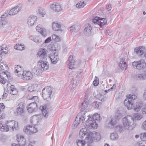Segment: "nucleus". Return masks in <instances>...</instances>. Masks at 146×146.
I'll use <instances>...</instances> for the list:
<instances>
[{
	"label": "nucleus",
	"instance_id": "obj_1",
	"mask_svg": "<svg viewBox=\"0 0 146 146\" xmlns=\"http://www.w3.org/2000/svg\"><path fill=\"white\" fill-rule=\"evenodd\" d=\"M22 5L18 4L14 8L10 10L6 11L5 14L2 15L0 17V29L3 32H7L11 29V25L10 23H8L6 19L8 15H13L17 13L21 9Z\"/></svg>",
	"mask_w": 146,
	"mask_h": 146
},
{
	"label": "nucleus",
	"instance_id": "obj_2",
	"mask_svg": "<svg viewBox=\"0 0 146 146\" xmlns=\"http://www.w3.org/2000/svg\"><path fill=\"white\" fill-rule=\"evenodd\" d=\"M92 115L88 114L87 112L79 113L76 117V120L80 119L82 122H84L85 121L86 125L88 126V129H96L97 128L98 124L96 123L94 121H91L92 119Z\"/></svg>",
	"mask_w": 146,
	"mask_h": 146
},
{
	"label": "nucleus",
	"instance_id": "obj_3",
	"mask_svg": "<svg viewBox=\"0 0 146 146\" xmlns=\"http://www.w3.org/2000/svg\"><path fill=\"white\" fill-rule=\"evenodd\" d=\"M38 68L36 70L37 72H41L44 70H47L49 67L48 62L47 61L46 58L45 59H40L37 63Z\"/></svg>",
	"mask_w": 146,
	"mask_h": 146
},
{
	"label": "nucleus",
	"instance_id": "obj_4",
	"mask_svg": "<svg viewBox=\"0 0 146 146\" xmlns=\"http://www.w3.org/2000/svg\"><path fill=\"white\" fill-rule=\"evenodd\" d=\"M88 136L86 139L87 143H91L94 140L99 141L101 138V136L100 133L96 132H90L88 134Z\"/></svg>",
	"mask_w": 146,
	"mask_h": 146
},
{
	"label": "nucleus",
	"instance_id": "obj_5",
	"mask_svg": "<svg viewBox=\"0 0 146 146\" xmlns=\"http://www.w3.org/2000/svg\"><path fill=\"white\" fill-rule=\"evenodd\" d=\"M52 93V89L50 86L44 88L42 91V97L44 100L49 101L51 99V95Z\"/></svg>",
	"mask_w": 146,
	"mask_h": 146
},
{
	"label": "nucleus",
	"instance_id": "obj_6",
	"mask_svg": "<svg viewBox=\"0 0 146 146\" xmlns=\"http://www.w3.org/2000/svg\"><path fill=\"white\" fill-rule=\"evenodd\" d=\"M48 56L52 63L53 64H56L58 60V52L56 50H51Z\"/></svg>",
	"mask_w": 146,
	"mask_h": 146
},
{
	"label": "nucleus",
	"instance_id": "obj_7",
	"mask_svg": "<svg viewBox=\"0 0 146 146\" xmlns=\"http://www.w3.org/2000/svg\"><path fill=\"white\" fill-rule=\"evenodd\" d=\"M132 117L127 115L123 118L122 122L123 126L126 128L128 129L132 123Z\"/></svg>",
	"mask_w": 146,
	"mask_h": 146
},
{
	"label": "nucleus",
	"instance_id": "obj_8",
	"mask_svg": "<svg viewBox=\"0 0 146 146\" xmlns=\"http://www.w3.org/2000/svg\"><path fill=\"white\" fill-rule=\"evenodd\" d=\"M132 65L134 68L139 70L144 68L146 67V63L143 60L135 61L132 63Z\"/></svg>",
	"mask_w": 146,
	"mask_h": 146
},
{
	"label": "nucleus",
	"instance_id": "obj_9",
	"mask_svg": "<svg viewBox=\"0 0 146 146\" xmlns=\"http://www.w3.org/2000/svg\"><path fill=\"white\" fill-rule=\"evenodd\" d=\"M91 129H88V126H86L85 128H82L80 129L79 131V136L81 139H83L84 137L86 136L84 140L85 141L87 142L86 139H87V137L88 136V134L90 132L88 130Z\"/></svg>",
	"mask_w": 146,
	"mask_h": 146
},
{
	"label": "nucleus",
	"instance_id": "obj_10",
	"mask_svg": "<svg viewBox=\"0 0 146 146\" xmlns=\"http://www.w3.org/2000/svg\"><path fill=\"white\" fill-rule=\"evenodd\" d=\"M7 126H8L9 130L14 131L18 129V123L15 121H7Z\"/></svg>",
	"mask_w": 146,
	"mask_h": 146
},
{
	"label": "nucleus",
	"instance_id": "obj_11",
	"mask_svg": "<svg viewBox=\"0 0 146 146\" xmlns=\"http://www.w3.org/2000/svg\"><path fill=\"white\" fill-rule=\"evenodd\" d=\"M7 77L8 79H10L11 75L9 72H7L0 70V82L3 84H5L7 81L5 77Z\"/></svg>",
	"mask_w": 146,
	"mask_h": 146
},
{
	"label": "nucleus",
	"instance_id": "obj_12",
	"mask_svg": "<svg viewBox=\"0 0 146 146\" xmlns=\"http://www.w3.org/2000/svg\"><path fill=\"white\" fill-rule=\"evenodd\" d=\"M93 23L98 25L101 27L103 26L107 23V20L105 19L101 18L99 17H95L92 20Z\"/></svg>",
	"mask_w": 146,
	"mask_h": 146
},
{
	"label": "nucleus",
	"instance_id": "obj_13",
	"mask_svg": "<svg viewBox=\"0 0 146 146\" xmlns=\"http://www.w3.org/2000/svg\"><path fill=\"white\" fill-rule=\"evenodd\" d=\"M24 131L25 133L29 134H31L36 133L37 131V128L35 127L30 125L26 126L24 128Z\"/></svg>",
	"mask_w": 146,
	"mask_h": 146
},
{
	"label": "nucleus",
	"instance_id": "obj_14",
	"mask_svg": "<svg viewBox=\"0 0 146 146\" xmlns=\"http://www.w3.org/2000/svg\"><path fill=\"white\" fill-rule=\"evenodd\" d=\"M47 50L44 48H40L37 54V56L40 58V59H45L47 54Z\"/></svg>",
	"mask_w": 146,
	"mask_h": 146
},
{
	"label": "nucleus",
	"instance_id": "obj_15",
	"mask_svg": "<svg viewBox=\"0 0 146 146\" xmlns=\"http://www.w3.org/2000/svg\"><path fill=\"white\" fill-rule=\"evenodd\" d=\"M25 105L23 102H21L17 106L16 113L18 115H21L24 112Z\"/></svg>",
	"mask_w": 146,
	"mask_h": 146
},
{
	"label": "nucleus",
	"instance_id": "obj_16",
	"mask_svg": "<svg viewBox=\"0 0 146 146\" xmlns=\"http://www.w3.org/2000/svg\"><path fill=\"white\" fill-rule=\"evenodd\" d=\"M22 74V78L24 80H29L32 78L33 74L31 72L25 71Z\"/></svg>",
	"mask_w": 146,
	"mask_h": 146
},
{
	"label": "nucleus",
	"instance_id": "obj_17",
	"mask_svg": "<svg viewBox=\"0 0 146 146\" xmlns=\"http://www.w3.org/2000/svg\"><path fill=\"white\" fill-rule=\"evenodd\" d=\"M67 62L68 67L70 69H72L74 68L75 61L74 59L72 56L70 55V56L68 58Z\"/></svg>",
	"mask_w": 146,
	"mask_h": 146
},
{
	"label": "nucleus",
	"instance_id": "obj_18",
	"mask_svg": "<svg viewBox=\"0 0 146 146\" xmlns=\"http://www.w3.org/2000/svg\"><path fill=\"white\" fill-rule=\"evenodd\" d=\"M17 140L21 146H23L26 145V140L23 135L20 134H17Z\"/></svg>",
	"mask_w": 146,
	"mask_h": 146
},
{
	"label": "nucleus",
	"instance_id": "obj_19",
	"mask_svg": "<svg viewBox=\"0 0 146 146\" xmlns=\"http://www.w3.org/2000/svg\"><path fill=\"white\" fill-rule=\"evenodd\" d=\"M37 17L35 16H31L28 18L27 23L29 26H32L37 22Z\"/></svg>",
	"mask_w": 146,
	"mask_h": 146
},
{
	"label": "nucleus",
	"instance_id": "obj_20",
	"mask_svg": "<svg viewBox=\"0 0 146 146\" xmlns=\"http://www.w3.org/2000/svg\"><path fill=\"white\" fill-rule=\"evenodd\" d=\"M115 120L113 119H109L106 121V126L110 128H113L116 124Z\"/></svg>",
	"mask_w": 146,
	"mask_h": 146
},
{
	"label": "nucleus",
	"instance_id": "obj_21",
	"mask_svg": "<svg viewBox=\"0 0 146 146\" xmlns=\"http://www.w3.org/2000/svg\"><path fill=\"white\" fill-rule=\"evenodd\" d=\"M133 104V101L127 98L125 99L124 102V104L128 109L129 110L131 109Z\"/></svg>",
	"mask_w": 146,
	"mask_h": 146
},
{
	"label": "nucleus",
	"instance_id": "obj_22",
	"mask_svg": "<svg viewBox=\"0 0 146 146\" xmlns=\"http://www.w3.org/2000/svg\"><path fill=\"white\" fill-rule=\"evenodd\" d=\"M50 8L53 10L59 12L62 10L61 5L58 3H54L50 5Z\"/></svg>",
	"mask_w": 146,
	"mask_h": 146
},
{
	"label": "nucleus",
	"instance_id": "obj_23",
	"mask_svg": "<svg viewBox=\"0 0 146 146\" xmlns=\"http://www.w3.org/2000/svg\"><path fill=\"white\" fill-rule=\"evenodd\" d=\"M36 30L40 33L42 36H45L46 35L45 29L41 25H38L36 27Z\"/></svg>",
	"mask_w": 146,
	"mask_h": 146
},
{
	"label": "nucleus",
	"instance_id": "obj_24",
	"mask_svg": "<svg viewBox=\"0 0 146 146\" xmlns=\"http://www.w3.org/2000/svg\"><path fill=\"white\" fill-rule=\"evenodd\" d=\"M40 120L38 115H34L31 118L30 122L34 125H37Z\"/></svg>",
	"mask_w": 146,
	"mask_h": 146
},
{
	"label": "nucleus",
	"instance_id": "obj_25",
	"mask_svg": "<svg viewBox=\"0 0 146 146\" xmlns=\"http://www.w3.org/2000/svg\"><path fill=\"white\" fill-rule=\"evenodd\" d=\"M145 50L144 47L140 46L139 48H136L134 51L138 55L141 56L145 53Z\"/></svg>",
	"mask_w": 146,
	"mask_h": 146
},
{
	"label": "nucleus",
	"instance_id": "obj_26",
	"mask_svg": "<svg viewBox=\"0 0 146 146\" xmlns=\"http://www.w3.org/2000/svg\"><path fill=\"white\" fill-rule=\"evenodd\" d=\"M125 58H122L121 59L120 61L119 64L120 68L123 70H126L127 68V64L125 60Z\"/></svg>",
	"mask_w": 146,
	"mask_h": 146
},
{
	"label": "nucleus",
	"instance_id": "obj_27",
	"mask_svg": "<svg viewBox=\"0 0 146 146\" xmlns=\"http://www.w3.org/2000/svg\"><path fill=\"white\" fill-rule=\"evenodd\" d=\"M61 25L60 23L56 22H53L52 24V29L56 31H61Z\"/></svg>",
	"mask_w": 146,
	"mask_h": 146
},
{
	"label": "nucleus",
	"instance_id": "obj_28",
	"mask_svg": "<svg viewBox=\"0 0 146 146\" xmlns=\"http://www.w3.org/2000/svg\"><path fill=\"white\" fill-rule=\"evenodd\" d=\"M29 39L32 40L34 41L37 44L40 43L42 40L41 38L38 36H36L35 35H32L29 37Z\"/></svg>",
	"mask_w": 146,
	"mask_h": 146
},
{
	"label": "nucleus",
	"instance_id": "obj_29",
	"mask_svg": "<svg viewBox=\"0 0 146 146\" xmlns=\"http://www.w3.org/2000/svg\"><path fill=\"white\" fill-rule=\"evenodd\" d=\"M143 104L141 102H137L133 107L134 110L136 111H139L143 107Z\"/></svg>",
	"mask_w": 146,
	"mask_h": 146
},
{
	"label": "nucleus",
	"instance_id": "obj_30",
	"mask_svg": "<svg viewBox=\"0 0 146 146\" xmlns=\"http://www.w3.org/2000/svg\"><path fill=\"white\" fill-rule=\"evenodd\" d=\"M37 107V105L34 103H30L28 106L27 110L30 113L34 111Z\"/></svg>",
	"mask_w": 146,
	"mask_h": 146
},
{
	"label": "nucleus",
	"instance_id": "obj_31",
	"mask_svg": "<svg viewBox=\"0 0 146 146\" xmlns=\"http://www.w3.org/2000/svg\"><path fill=\"white\" fill-rule=\"evenodd\" d=\"M15 72L16 74L18 76H20L23 73V71L21 69V67L18 65L15 66Z\"/></svg>",
	"mask_w": 146,
	"mask_h": 146
},
{
	"label": "nucleus",
	"instance_id": "obj_32",
	"mask_svg": "<svg viewBox=\"0 0 146 146\" xmlns=\"http://www.w3.org/2000/svg\"><path fill=\"white\" fill-rule=\"evenodd\" d=\"M92 29L91 25L90 24H88L85 26V28L84 30V33L85 34L89 35Z\"/></svg>",
	"mask_w": 146,
	"mask_h": 146
},
{
	"label": "nucleus",
	"instance_id": "obj_33",
	"mask_svg": "<svg viewBox=\"0 0 146 146\" xmlns=\"http://www.w3.org/2000/svg\"><path fill=\"white\" fill-rule=\"evenodd\" d=\"M8 129L7 123L5 124H2L0 121V131L5 132H7L9 131Z\"/></svg>",
	"mask_w": 146,
	"mask_h": 146
},
{
	"label": "nucleus",
	"instance_id": "obj_34",
	"mask_svg": "<svg viewBox=\"0 0 146 146\" xmlns=\"http://www.w3.org/2000/svg\"><path fill=\"white\" fill-rule=\"evenodd\" d=\"M133 121L141 119L143 118V115L139 113H135L132 117Z\"/></svg>",
	"mask_w": 146,
	"mask_h": 146
},
{
	"label": "nucleus",
	"instance_id": "obj_35",
	"mask_svg": "<svg viewBox=\"0 0 146 146\" xmlns=\"http://www.w3.org/2000/svg\"><path fill=\"white\" fill-rule=\"evenodd\" d=\"M82 106L81 110V111H83L88 106V100L87 98L85 99V100L82 103Z\"/></svg>",
	"mask_w": 146,
	"mask_h": 146
},
{
	"label": "nucleus",
	"instance_id": "obj_36",
	"mask_svg": "<svg viewBox=\"0 0 146 146\" xmlns=\"http://www.w3.org/2000/svg\"><path fill=\"white\" fill-rule=\"evenodd\" d=\"M91 118H92V119H91V121H94L97 124L96 121H100V117L99 114L98 113H95L92 116Z\"/></svg>",
	"mask_w": 146,
	"mask_h": 146
},
{
	"label": "nucleus",
	"instance_id": "obj_37",
	"mask_svg": "<svg viewBox=\"0 0 146 146\" xmlns=\"http://www.w3.org/2000/svg\"><path fill=\"white\" fill-rule=\"evenodd\" d=\"M40 109L43 115L45 117H47L48 116V114L46 107L45 106H40Z\"/></svg>",
	"mask_w": 146,
	"mask_h": 146
},
{
	"label": "nucleus",
	"instance_id": "obj_38",
	"mask_svg": "<svg viewBox=\"0 0 146 146\" xmlns=\"http://www.w3.org/2000/svg\"><path fill=\"white\" fill-rule=\"evenodd\" d=\"M27 99L29 100H32L36 104L39 102L38 97L37 96H33L31 95H28L27 97Z\"/></svg>",
	"mask_w": 146,
	"mask_h": 146
},
{
	"label": "nucleus",
	"instance_id": "obj_39",
	"mask_svg": "<svg viewBox=\"0 0 146 146\" xmlns=\"http://www.w3.org/2000/svg\"><path fill=\"white\" fill-rule=\"evenodd\" d=\"M0 68L3 70H7L8 69V66L5 62H3V61L0 62Z\"/></svg>",
	"mask_w": 146,
	"mask_h": 146
},
{
	"label": "nucleus",
	"instance_id": "obj_40",
	"mask_svg": "<svg viewBox=\"0 0 146 146\" xmlns=\"http://www.w3.org/2000/svg\"><path fill=\"white\" fill-rule=\"evenodd\" d=\"M110 139L112 140H115L118 138L117 134L116 133H111L110 135Z\"/></svg>",
	"mask_w": 146,
	"mask_h": 146
},
{
	"label": "nucleus",
	"instance_id": "obj_41",
	"mask_svg": "<svg viewBox=\"0 0 146 146\" xmlns=\"http://www.w3.org/2000/svg\"><path fill=\"white\" fill-rule=\"evenodd\" d=\"M38 13L40 14L42 17H44V15L45 14L46 12L44 9L41 7H38Z\"/></svg>",
	"mask_w": 146,
	"mask_h": 146
},
{
	"label": "nucleus",
	"instance_id": "obj_42",
	"mask_svg": "<svg viewBox=\"0 0 146 146\" xmlns=\"http://www.w3.org/2000/svg\"><path fill=\"white\" fill-rule=\"evenodd\" d=\"M136 77L138 80H143L146 79V75L144 74H138Z\"/></svg>",
	"mask_w": 146,
	"mask_h": 146
},
{
	"label": "nucleus",
	"instance_id": "obj_43",
	"mask_svg": "<svg viewBox=\"0 0 146 146\" xmlns=\"http://www.w3.org/2000/svg\"><path fill=\"white\" fill-rule=\"evenodd\" d=\"M15 49L18 50H22L24 49V46L20 44H18L14 46Z\"/></svg>",
	"mask_w": 146,
	"mask_h": 146
},
{
	"label": "nucleus",
	"instance_id": "obj_44",
	"mask_svg": "<svg viewBox=\"0 0 146 146\" xmlns=\"http://www.w3.org/2000/svg\"><path fill=\"white\" fill-rule=\"evenodd\" d=\"M79 27L77 25H74L70 28V31L72 32H77L78 31Z\"/></svg>",
	"mask_w": 146,
	"mask_h": 146
},
{
	"label": "nucleus",
	"instance_id": "obj_45",
	"mask_svg": "<svg viewBox=\"0 0 146 146\" xmlns=\"http://www.w3.org/2000/svg\"><path fill=\"white\" fill-rule=\"evenodd\" d=\"M77 145L78 146H84L86 142L83 140H77L76 141Z\"/></svg>",
	"mask_w": 146,
	"mask_h": 146
},
{
	"label": "nucleus",
	"instance_id": "obj_46",
	"mask_svg": "<svg viewBox=\"0 0 146 146\" xmlns=\"http://www.w3.org/2000/svg\"><path fill=\"white\" fill-rule=\"evenodd\" d=\"M80 119L76 120L75 119V121L74 122L73 124L72 125V127L73 129H75L77 127L78 125L79 124L80 121H81Z\"/></svg>",
	"mask_w": 146,
	"mask_h": 146
},
{
	"label": "nucleus",
	"instance_id": "obj_47",
	"mask_svg": "<svg viewBox=\"0 0 146 146\" xmlns=\"http://www.w3.org/2000/svg\"><path fill=\"white\" fill-rule=\"evenodd\" d=\"M85 5L84 1H80L79 3L76 4V6L77 7L81 8L84 7Z\"/></svg>",
	"mask_w": 146,
	"mask_h": 146
},
{
	"label": "nucleus",
	"instance_id": "obj_48",
	"mask_svg": "<svg viewBox=\"0 0 146 146\" xmlns=\"http://www.w3.org/2000/svg\"><path fill=\"white\" fill-rule=\"evenodd\" d=\"M53 40L57 42H58L60 40V37L55 34L53 35L52 36Z\"/></svg>",
	"mask_w": 146,
	"mask_h": 146
},
{
	"label": "nucleus",
	"instance_id": "obj_49",
	"mask_svg": "<svg viewBox=\"0 0 146 146\" xmlns=\"http://www.w3.org/2000/svg\"><path fill=\"white\" fill-rule=\"evenodd\" d=\"M93 104L95 108L98 109L101 108V103L100 102H94Z\"/></svg>",
	"mask_w": 146,
	"mask_h": 146
},
{
	"label": "nucleus",
	"instance_id": "obj_50",
	"mask_svg": "<svg viewBox=\"0 0 146 146\" xmlns=\"http://www.w3.org/2000/svg\"><path fill=\"white\" fill-rule=\"evenodd\" d=\"M99 79L96 76L93 82V84L94 86H96L98 85L99 84Z\"/></svg>",
	"mask_w": 146,
	"mask_h": 146
},
{
	"label": "nucleus",
	"instance_id": "obj_51",
	"mask_svg": "<svg viewBox=\"0 0 146 146\" xmlns=\"http://www.w3.org/2000/svg\"><path fill=\"white\" fill-rule=\"evenodd\" d=\"M0 54H1L2 52L5 53H7V50L6 48H5L3 46L0 47Z\"/></svg>",
	"mask_w": 146,
	"mask_h": 146
},
{
	"label": "nucleus",
	"instance_id": "obj_52",
	"mask_svg": "<svg viewBox=\"0 0 146 146\" xmlns=\"http://www.w3.org/2000/svg\"><path fill=\"white\" fill-rule=\"evenodd\" d=\"M140 137L143 141H146V132L141 133L140 135Z\"/></svg>",
	"mask_w": 146,
	"mask_h": 146
},
{
	"label": "nucleus",
	"instance_id": "obj_53",
	"mask_svg": "<svg viewBox=\"0 0 146 146\" xmlns=\"http://www.w3.org/2000/svg\"><path fill=\"white\" fill-rule=\"evenodd\" d=\"M36 86V85H32L28 88V90L29 91L32 92L34 90L35 87Z\"/></svg>",
	"mask_w": 146,
	"mask_h": 146
},
{
	"label": "nucleus",
	"instance_id": "obj_54",
	"mask_svg": "<svg viewBox=\"0 0 146 146\" xmlns=\"http://www.w3.org/2000/svg\"><path fill=\"white\" fill-rule=\"evenodd\" d=\"M129 99L133 100L136 99L137 98V96L134 95H129L127 98Z\"/></svg>",
	"mask_w": 146,
	"mask_h": 146
},
{
	"label": "nucleus",
	"instance_id": "obj_55",
	"mask_svg": "<svg viewBox=\"0 0 146 146\" xmlns=\"http://www.w3.org/2000/svg\"><path fill=\"white\" fill-rule=\"evenodd\" d=\"M141 128L143 129L146 131V120L142 123Z\"/></svg>",
	"mask_w": 146,
	"mask_h": 146
},
{
	"label": "nucleus",
	"instance_id": "obj_56",
	"mask_svg": "<svg viewBox=\"0 0 146 146\" xmlns=\"http://www.w3.org/2000/svg\"><path fill=\"white\" fill-rule=\"evenodd\" d=\"M10 93L13 95H15L17 94V91L16 89H15L12 90H11Z\"/></svg>",
	"mask_w": 146,
	"mask_h": 146
},
{
	"label": "nucleus",
	"instance_id": "obj_57",
	"mask_svg": "<svg viewBox=\"0 0 146 146\" xmlns=\"http://www.w3.org/2000/svg\"><path fill=\"white\" fill-rule=\"evenodd\" d=\"M113 33V32L111 30H108L106 31V34L108 35L111 36L112 35Z\"/></svg>",
	"mask_w": 146,
	"mask_h": 146
},
{
	"label": "nucleus",
	"instance_id": "obj_58",
	"mask_svg": "<svg viewBox=\"0 0 146 146\" xmlns=\"http://www.w3.org/2000/svg\"><path fill=\"white\" fill-rule=\"evenodd\" d=\"M106 7L107 10L108 11H110L111 9V4H109L108 6H106Z\"/></svg>",
	"mask_w": 146,
	"mask_h": 146
},
{
	"label": "nucleus",
	"instance_id": "obj_59",
	"mask_svg": "<svg viewBox=\"0 0 146 146\" xmlns=\"http://www.w3.org/2000/svg\"><path fill=\"white\" fill-rule=\"evenodd\" d=\"M70 87L71 90L73 89L76 86V84L74 83L73 84H71L70 85Z\"/></svg>",
	"mask_w": 146,
	"mask_h": 146
},
{
	"label": "nucleus",
	"instance_id": "obj_60",
	"mask_svg": "<svg viewBox=\"0 0 146 146\" xmlns=\"http://www.w3.org/2000/svg\"><path fill=\"white\" fill-rule=\"evenodd\" d=\"M99 99L102 102H103L105 100L106 98L104 97L103 95H101L100 96V97L99 98Z\"/></svg>",
	"mask_w": 146,
	"mask_h": 146
},
{
	"label": "nucleus",
	"instance_id": "obj_61",
	"mask_svg": "<svg viewBox=\"0 0 146 146\" xmlns=\"http://www.w3.org/2000/svg\"><path fill=\"white\" fill-rule=\"evenodd\" d=\"M51 37H49L45 40L44 41V42L45 43H48L50 42L51 41Z\"/></svg>",
	"mask_w": 146,
	"mask_h": 146
},
{
	"label": "nucleus",
	"instance_id": "obj_62",
	"mask_svg": "<svg viewBox=\"0 0 146 146\" xmlns=\"http://www.w3.org/2000/svg\"><path fill=\"white\" fill-rule=\"evenodd\" d=\"M7 95V94L6 93V92H5V91H4L3 94V95H2L3 97L2 98V99H5L6 98Z\"/></svg>",
	"mask_w": 146,
	"mask_h": 146
},
{
	"label": "nucleus",
	"instance_id": "obj_63",
	"mask_svg": "<svg viewBox=\"0 0 146 146\" xmlns=\"http://www.w3.org/2000/svg\"><path fill=\"white\" fill-rule=\"evenodd\" d=\"M135 146H145L143 143H141L140 142H138L136 144Z\"/></svg>",
	"mask_w": 146,
	"mask_h": 146
},
{
	"label": "nucleus",
	"instance_id": "obj_64",
	"mask_svg": "<svg viewBox=\"0 0 146 146\" xmlns=\"http://www.w3.org/2000/svg\"><path fill=\"white\" fill-rule=\"evenodd\" d=\"M5 107V106L3 103L0 104V113L1 112V109H4Z\"/></svg>",
	"mask_w": 146,
	"mask_h": 146
}]
</instances>
